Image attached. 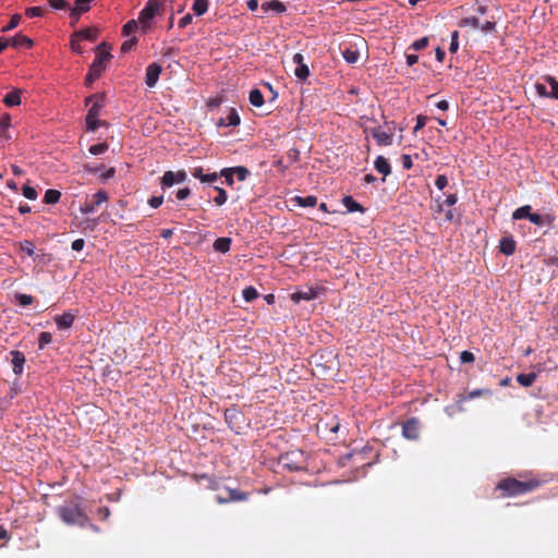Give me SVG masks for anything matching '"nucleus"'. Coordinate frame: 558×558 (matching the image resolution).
Segmentation results:
<instances>
[{"label": "nucleus", "instance_id": "obj_1", "mask_svg": "<svg viewBox=\"0 0 558 558\" xmlns=\"http://www.w3.org/2000/svg\"><path fill=\"white\" fill-rule=\"evenodd\" d=\"M520 477L523 480L511 476L501 478L496 486V490L501 492L500 497L506 498L525 495L536 490L542 485V481L537 477H526L525 475H520Z\"/></svg>", "mask_w": 558, "mask_h": 558}, {"label": "nucleus", "instance_id": "obj_2", "mask_svg": "<svg viewBox=\"0 0 558 558\" xmlns=\"http://www.w3.org/2000/svg\"><path fill=\"white\" fill-rule=\"evenodd\" d=\"M57 513L65 524L80 526L90 525L94 530H97L94 524L89 523V519L82 508L78 497H75L58 507Z\"/></svg>", "mask_w": 558, "mask_h": 558}, {"label": "nucleus", "instance_id": "obj_3", "mask_svg": "<svg viewBox=\"0 0 558 558\" xmlns=\"http://www.w3.org/2000/svg\"><path fill=\"white\" fill-rule=\"evenodd\" d=\"M279 464L290 472L305 469V459L302 451H289L280 456Z\"/></svg>", "mask_w": 558, "mask_h": 558}, {"label": "nucleus", "instance_id": "obj_4", "mask_svg": "<svg viewBox=\"0 0 558 558\" xmlns=\"http://www.w3.org/2000/svg\"><path fill=\"white\" fill-rule=\"evenodd\" d=\"M111 58L110 47L106 43H101L96 48V56L90 69H93L95 74H101L106 70L107 62H109Z\"/></svg>", "mask_w": 558, "mask_h": 558}, {"label": "nucleus", "instance_id": "obj_5", "mask_svg": "<svg viewBox=\"0 0 558 558\" xmlns=\"http://www.w3.org/2000/svg\"><path fill=\"white\" fill-rule=\"evenodd\" d=\"M485 396H492V390L490 389H486V388H481V389L472 390L468 395H459L458 399H457L456 405L454 407H448L446 409V412L449 415H451L454 410H457L459 412H463L464 411L463 403L466 400H472V399L480 398V397H485Z\"/></svg>", "mask_w": 558, "mask_h": 558}, {"label": "nucleus", "instance_id": "obj_6", "mask_svg": "<svg viewBox=\"0 0 558 558\" xmlns=\"http://www.w3.org/2000/svg\"><path fill=\"white\" fill-rule=\"evenodd\" d=\"M421 423L416 417L407 420L402 425V435L409 440H416L420 437Z\"/></svg>", "mask_w": 558, "mask_h": 558}, {"label": "nucleus", "instance_id": "obj_7", "mask_svg": "<svg viewBox=\"0 0 558 558\" xmlns=\"http://www.w3.org/2000/svg\"><path fill=\"white\" fill-rule=\"evenodd\" d=\"M162 2L157 0H148L144 9L140 13V22L145 26L160 10Z\"/></svg>", "mask_w": 558, "mask_h": 558}, {"label": "nucleus", "instance_id": "obj_8", "mask_svg": "<svg viewBox=\"0 0 558 558\" xmlns=\"http://www.w3.org/2000/svg\"><path fill=\"white\" fill-rule=\"evenodd\" d=\"M108 201V194L106 191L100 190L93 195V199L90 202L86 201L81 206V211L85 215L92 214L96 207L100 206L102 203Z\"/></svg>", "mask_w": 558, "mask_h": 558}, {"label": "nucleus", "instance_id": "obj_9", "mask_svg": "<svg viewBox=\"0 0 558 558\" xmlns=\"http://www.w3.org/2000/svg\"><path fill=\"white\" fill-rule=\"evenodd\" d=\"M292 62L295 64V69L293 70L294 75L299 80L305 81L310 76V69L304 62L303 54L299 52L294 53L292 57Z\"/></svg>", "mask_w": 558, "mask_h": 558}, {"label": "nucleus", "instance_id": "obj_10", "mask_svg": "<svg viewBox=\"0 0 558 558\" xmlns=\"http://www.w3.org/2000/svg\"><path fill=\"white\" fill-rule=\"evenodd\" d=\"M371 134L379 146H389L392 144L393 133L391 130L384 131L381 128H374L371 130Z\"/></svg>", "mask_w": 558, "mask_h": 558}, {"label": "nucleus", "instance_id": "obj_11", "mask_svg": "<svg viewBox=\"0 0 558 558\" xmlns=\"http://www.w3.org/2000/svg\"><path fill=\"white\" fill-rule=\"evenodd\" d=\"M162 71V68L159 63H150L147 69H146V75H145V84L148 86V87H154L158 80H159V75Z\"/></svg>", "mask_w": 558, "mask_h": 558}, {"label": "nucleus", "instance_id": "obj_12", "mask_svg": "<svg viewBox=\"0 0 558 558\" xmlns=\"http://www.w3.org/2000/svg\"><path fill=\"white\" fill-rule=\"evenodd\" d=\"M227 494H228L227 497L218 496L217 497L218 502L225 504V502H229V501H244L248 498L247 493L241 492L235 488H228Z\"/></svg>", "mask_w": 558, "mask_h": 558}, {"label": "nucleus", "instance_id": "obj_13", "mask_svg": "<svg viewBox=\"0 0 558 558\" xmlns=\"http://www.w3.org/2000/svg\"><path fill=\"white\" fill-rule=\"evenodd\" d=\"M92 101L93 105L90 106L87 114L98 117L101 108L104 107V95L95 94L86 99V104Z\"/></svg>", "mask_w": 558, "mask_h": 558}, {"label": "nucleus", "instance_id": "obj_14", "mask_svg": "<svg viewBox=\"0 0 558 558\" xmlns=\"http://www.w3.org/2000/svg\"><path fill=\"white\" fill-rule=\"evenodd\" d=\"M10 354L12 355V365H13V372L15 375H21L24 369L25 364V355L23 352L14 350L11 351Z\"/></svg>", "mask_w": 558, "mask_h": 558}, {"label": "nucleus", "instance_id": "obj_15", "mask_svg": "<svg viewBox=\"0 0 558 558\" xmlns=\"http://www.w3.org/2000/svg\"><path fill=\"white\" fill-rule=\"evenodd\" d=\"M530 221L533 225L538 226V227H543V226L550 227L553 225V222L555 221V216L549 215V214L541 215V214L532 213V215L530 217Z\"/></svg>", "mask_w": 558, "mask_h": 558}, {"label": "nucleus", "instance_id": "obj_16", "mask_svg": "<svg viewBox=\"0 0 558 558\" xmlns=\"http://www.w3.org/2000/svg\"><path fill=\"white\" fill-rule=\"evenodd\" d=\"M75 316L65 312L62 315L56 316L54 322L59 329H69L74 323Z\"/></svg>", "mask_w": 558, "mask_h": 558}, {"label": "nucleus", "instance_id": "obj_17", "mask_svg": "<svg viewBox=\"0 0 558 558\" xmlns=\"http://www.w3.org/2000/svg\"><path fill=\"white\" fill-rule=\"evenodd\" d=\"M21 93L22 90L17 88L11 90L3 97V104L8 107L19 106L21 104Z\"/></svg>", "mask_w": 558, "mask_h": 558}, {"label": "nucleus", "instance_id": "obj_18", "mask_svg": "<svg viewBox=\"0 0 558 558\" xmlns=\"http://www.w3.org/2000/svg\"><path fill=\"white\" fill-rule=\"evenodd\" d=\"M240 116L239 113L236 112L235 109H230L229 110V113L227 114V117L225 119H220L219 121V125H223V126H236L240 124Z\"/></svg>", "mask_w": 558, "mask_h": 558}, {"label": "nucleus", "instance_id": "obj_19", "mask_svg": "<svg viewBox=\"0 0 558 558\" xmlns=\"http://www.w3.org/2000/svg\"><path fill=\"white\" fill-rule=\"evenodd\" d=\"M374 167L375 169L381 173L384 177H387L391 173V167H390V163L388 162V160L383 157V156H378L376 159H375V162H374Z\"/></svg>", "mask_w": 558, "mask_h": 558}, {"label": "nucleus", "instance_id": "obj_20", "mask_svg": "<svg viewBox=\"0 0 558 558\" xmlns=\"http://www.w3.org/2000/svg\"><path fill=\"white\" fill-rule=\"evenodd\" d=\"M9 41H10V45L13 46L14 48H20V47L31 48L33 46V40L22 34L15 35L11 39H9Z\"/></svg>", "mask_w": 558, "mask_h": 558}, {"label": "nucleus", "instance_id": "obj_21", "mask_svg": "<svg viewBox=\"0 0 558 558\" xmlns=\"http://www.w3.org/2000/svg\"><path fill=\"white\" fill-rule=\"evenodd\" d=\"M342 204L349 213L360 211L364 213L365 208L357 203L352 196L348 195L342 198Z\"/></svg>", "mask_w": 558, "mask_h": 558}, {"label": "nucleus", "instance_id": "obj_22", "mask_svg": "<svg viewBox=\"0 0 558 558\" xmlns=\"http://www.w3.org/2000/svg\"><path fill=\"white\" fill-rule=\"evenodd\" d=\"M500 252L505 255H512L515 251V241L512 238H502L499 243Z\"/></svg>", "mask_w": 558, "mask_h": 558}, {"label": "nucleus", "instance_id": "obj_23", "mask_svg": "<svg viewBox=\"0 0 558 558\" xmlns=\"http://www.w3.org/2000/svg\"><path fill=\"white\" fill-rule=\"evenodd\" d=\"M213 247L216 252L227 253L231 247V239L218 238L215 240Z\"/></svg>", "mask_w": 558, "mask_h": 558}, {"label": "nucleus", "instance_id": "obj_24", "mask_svg": "<svg viewBox=\"0 0 558 558\" xmlns=\"http://www.w3.org/2000/svg\"><path fill=\"white\" fill-rule=\"evenodd\" d=\"M531 215H532V207L530 205H524V206L517 208L513 211L512 218L514 220H520V219H529L530 220Z\"/></svg>", "mask_w": 558, "mask_h": 558}, {"label": "nucleus", "instance_id": "obj_25", "mask_svg": "<svg viewBox=\"0 0 558 558\" xmlns=\"http://www.w3.org/2000/svg\"><path fill=\"white\" fill-rule=\"evenodd\" d=\"M248 100L254 107H262L265 102L263 93L257 88L250 92Z\"/></svg>", "mask_w": 558, "mask_h": 558}, {"label": "nucleus", "instance_id": "obj_26", "mask_svg": "<svg viewBox=\"0 0 558 558\" xmlns=\"http://www.w3.org/2000/svg\"><path fill=\"white\" fill-rule=\"evenodd\" d=\"M75 36L82 39L94 41L97 39L98 29L95 27H88L85 29H81L75 34Z\"/></svg>", "mask_w": 558, "mask_h": 558}, {"label": "nucleus", "instance_id": "obj_27", "mask_svg": "<svg viewBox=\"0 0 558 558\" xmlns=\"http://www.w3.org/2000/svg\"><path fill=\"white\" fill-rule=\"evenodd\" d=\"M536 377V374L533 372L527 374L522 373L517 376V381L523 387H531L535 383Z\"/></svg>", "mask_w": 558, "mask_h": 558}, {"label": "nucleus", "instance_id": "obj_28", "mask_svg": "<svg viewBox=\"0 0 558 558\" xmlns=\"http://www.w3.org/2000/svg\"><path fill=\"white\" fill-rule=\"evenodd\" d=\"M316 298V292L313 289H308L307 291H299L291 295V299L294 302H300L301 300L310 301Z\"/></svg>", "mask_w": 558, "mask_h": 558}, {"label": "nucleus", "instance_id": "obj_29", "mask_svg": "<svg viewBox=\"0 0 558 558\" xmlns=\"http://www.w3.org/2000/svg\"><path fill=\"white\" fill-rule=\"evenodd\" d=\"M263 10L265 12L271 10V11H275L277 13H282V12L286 11V5L282 2L278 1V0H271V1L265 2L263 4Z\"/></svg>", "mask_w": 558, "mask_h": 558}, {"label": "nucleus", "instance_id": "obj_30", "mask_svg": "<svg viewBox=\"0 0 558 558\" xmlns=\"http://www.w3.org/2000/svg\"><path fill=\"white\" fill-rule=\"evenodd\" d=\"M209 1L208 0H195L193 3V12L197 16H202L208 10Z\"/></svg>", "mask_w": 558, "mask_h": 558}, {"label": "nucleus", "instance_id": "obj_31", "mask_svg": "<svg viewBox=\"0 0 558 558\" xmlns=\"http://www.w3.org/2000/svg\"><path fill=\"white\" fill-rule=\"evenodd\" d=\"M61 193L58 190L49 189L44 195L45 204H56L60 201Z\"/></svg>", "mask_w": 558, "mask_h": 558}, {"label": "nucleus", "instance_id": "obj_32", "mask_svg": "<svg viewBox=\"0 0 558 558\" xmlns=\"http://www.w3.org/2000/svg\"><path fill=\"white\" fill-rule=\"evenodd\" d=\"M294 201L296 202L298 205L302 207H314L317 204V197L313 195H308L305 197L296 196Z\"/></svg>", "mask_w": 558, "mask_h": 558}, {"label": "nucleus", "instance_id": "obj_33", "mask_svg": "<svg viewBox=\"0 0 558 558\" xmlns=\"http://www.w3.org/2000/svg\"><path fill=\"white\" fill-rule=\"evenodd\" d=\"M71 9L74 10L76 14H83L90 10V3L87 0H75Z\"/></svg>", "mask_w": 558, "mask_h": 558}, {"label": "nucleus", "instance_id": "obj_34", "mask_svg": "<svg viewBox=\"0 0 558 558\" xmlns=\"http://www.w3.org/2000/svg\"><path fill=\"white\" fill-rule=\"evenodd\" d=\"M85 122H86V129L87 131H95L97 130L100 125H105L106 122H101L98 117H92L90 114H87L86 116V119H85Z\"/></svg>", "mask_w": 558, "mask_h": 558}, {"label": "nucleus", "instance_id": "obj_35", "mask_svg": "<svg viewBox=\"0 0 558 558\" xmlns=\"http://www.w3.org/2000/svg\"><path fill=\"white\" fill-rule=\"evenodd\" d=\"M543 78L551 87L550 98L558 99V81L551 75H545Z\"/></svg>", "mask_w": 558, "mask_h": 558}, {"label": "nucleus", "instance_id": "obj_36", "mask_svg": "<svg viewBox=\"0 0 558 558\" xmlns=\"http://www.w3.org/2000/svg\"><path fill=\"white\" fill-rule=\"evenodd\" d=\"M342 56L344 58V60L350 63V64H353L355 62H357L359 58H360V53L357 50H353V49H350V48H347L342 51Z\"/></svg>", "mask_w": 558, "mask_h": 558}, {"label": "nucleus", "instance_id": "obj_37", "mask_svg": "<svg viewBox=\"0 0 558 558\" xmlns=\"http://www.w3.org/2000/svg\"><path fill=\"white\" fill-rule=\"evenodd\" d=\"M215 191L217 192V196L214 198V202L217 206H222L226 204L228 199V194L225 189L220 186H215Z\"/></svg>", "mask_w": 558, "mask_h": 558}, {"label": "nucleus", "instance_id": "obj_38", "mask_svg": "<svg viewBox=\"0 0 558 558\" xmlns=\"http://www.w3.org/2000/svg\"><path fill=\"white\" fill-rule=\"evenodd\" d=\"M232 172L239 181H245L250 175V170L243 166L232 167Z\"/></svg>", "mask_w": 558, "mask_h": 558}, {"label": "nucleus", "instance_id": "obj_39", "mask_svg": "<svg viewBox=\"0 0 558 558\" xmlns=\"http://www.w3.org/2000/svg\"><path fill=\"white\" fill-rule=\"evenodd\" d=\"M242 295L246 302H252L258 298V292L254 287H246L243 290Z\"/></svg>", "mask_w": 558, "mask_h": 558}, {"label": "nucleus", "instance_id": "obj_40", "mask_svg": "<svg viewBox=\"0 0 558 558\" xmlns=\"http://www.w3.org/2000/svg\"><path fill=\"white\" fill-rule=\"evenodd\" d=\"M52 341V335L47 331H43L38 337V349L43 350L47 344Z\"/></svg>", "mask_w": 558, "mask_h": 558}, {"label": "nucleus", "instance_id": "obj_41", "mask_svg": "<svg viewBox=\"0 0 558 558\" xmlns=\"http://www.w3.org/2000/svg\"><path fill=\"white\" fill-rule=\"evenodd\" d=\"M175 183V178L173 175V171H166L161 178V186L170 187Z\"/></svg>", "mask_w": 558, "mask_h": 558}, {"label": "nucleus", "instance_id": "obj_42", "mask_svg": "<svg viewBox=\"0 0 558 558\" xmlns=\"http://www.w3.org/2000/svg\"><path fill=\"white\" fill-rule=\"evenodd\" d=\"M459 26L460 27L472 26V27L478 28L480 27V21H478V19H476L474 16L463 17V19L460 20Z\"/></svg>", "mask_w": 558, "mask_h": 558}, {"label": "nucleus", "instance_id": "obj_43", "mask_svg": "<svg viewBox=\"0 0 558 558\" xmlns=\"http://www.w3.org/2000/svg\"><path fill=\"white\" fill-rule=\"evenodd\" d=\"M220 177L225 178V182L227 185L231 186L234 183V174L232 172V168H223L220 171Z\"/></svg>", "mask_w": 558, "mask_h": 558}, {"label": "nucleus", "instance_id": "obj_44", "mask_svg": "<svg viewBox=\"0 0 558 558\" xmlns=\"http://www.w3.org/2000/svg\"><path fill=\"white\" fill-rule=\"evenodd\" d=\"M428 37H423V38H420L417 40H415L410 47L409 49H413L414 51H418V50H422L424 48L427 47L428 45Z\"/></svg>", "mask_w": 558, "mask_h": 558}, {"label": "nucleus", "instance_id": "obj_45", "mask_svg": "<svg viewBox=\"0 0 558 558\" xmlns=\"http://www.w3.org/2000/svg\"><path fill=\"white\" fill-rule=\"evenodd\" d=\"M137 27H138V25H137V22L135 20L129 21L122 27L123 35H125V36L131 35L132 33H134L137 29Z\"/></svg>", "mask_w": 558, "mask_h": 558}, {"label": "nucleus", "instance_id": "obj_46", "mask_svg": "<svg viewBox=\"0 0 558 558\" xmlns=\"http://www.w3.org/2000/svg\"><path fill=\"white\" fill-rule=\"evenodd\" d=\"M21 19H22V16H21L20 14H13V15L11 16V20H10V22L8 23V25H5V26L2 28V32H9V31H11V29L15 28V27L20 24Z\"/></svg>", "mask_w": 558, "mask_h": 558}, {"label": "nucleus", "instance_id": "obj_47", "mask_svg": "<svg viewBox=\"0 0 558 558\" xmlns=\"http://www.w3.org/2000/svg\"><path fill=\"white\" fill-rule=\"evenodd\" d=\"M25 15L29 19L39 17L44 15V10L40 7H31L25 10Z\"/></svg>", "mask_w": 558, "mask_h": 558}, {"label": "nucleus", "instance_id": "obj_48", "mask_svg": "<svg viewBox=\"0 0 558 558\" xmlns=\"http://www.w3.org/2000/svg\"><path fill=\"white\" fill-rule=\"evenodd\" d=\"M107 149H108L107 143H99V144L92 145L89 147V153L92 155H100V154H104L105 151H107Z\"/></svg>", "mask_w": 558, "mask_h": 558}, {"label": "nucleus", "instance_id": "obj_49", "mask_svg": "<svg viewBox=\"0 0 558 558\" xmlns=\"http://www.w3.org/2000/svg\"><path fill=\"white\" fill-rule=\"evenodd\" d=\"M22 193L26 198H28L31 201L36 199L38 196L37 191L33 186H29V185H24L22 189Z\"/></svg>", "mask_w": 558, "mask_h": 558}, {"label": "nucleus", "instance_id": "obj_50", "mask_svg": "<svg viewBox=\"0 0 558 558\" xmlns=\"http://www.w3.org/2000/svg\"><path fill=\"white\" fill-rule=\"evenodd\" d=\"M21 250L24 251L28 256H33L35 254V246L33 242L25 240L20 243Z\"/></svg>", "mask_w": 558, "mask_h": 558}, {"label": "nucleus", "instance_id": "obj_51", "mask_svg": "<svg viewBox=\"0 0 558 558\" xmlns=\"http://www.w3.org/2000/svg\"><path fill=\"white\" fill-rule=\"evenodd\" d=\"M459 49V33L457 31H454L452 34H451V41H450V46H449V51L451 53H456Z\"/></svg>", "mask_w": 558, "mask_h": 558}, {"label": "nucleus", "instance_id": "obj_52", "mask_svg": "<svg viewBox=\"0 0 558 558\" xmlns=\"http://www.w3.org/2000/svg\"><path fill=\"white\" fill-rule=\"evenodd\" d=\"M49 5L56 10H64L68 8V2L65 0H47Z\"/></svg>", "mask_w": 558, "mask_h": 558}, {"label": "nucleus", "instance_id": "obj_53", "mask_svg": "<svg viewBox=\"0 0 558 558\" xmlns=\"http://www.w3.org/2000/svg\"><path fill=\"white\" fill-rule=\"evenodd\" d=\"M239 413L235 410H226L225 412V418L226 422L229 424L230 427H233V420L238 417Z\"/></svg>", "mask_w": 558, "mask_h": 558}, {"label": "nucleus", "instance_id": "obj_54", "mask_svg": "<svg viewBox=\"0 0 558 558\" xmlns=\"http://www.w3.org/2000/svg\"><path fill=\"white\" fill-rule=\"evenodd\" d=\"M16 299H17L19 303L23 306L31 305L34 301L33 296L28 295V294H17Z\"/></svg>", "mask_w": 558, "mask_h": 558}, {"label": "nucleus", "instance_id": "obj_55", "mask_svg": "<svg viewBox=\"0 0 558 558\" xmlns=\"http://www.w3.org/2000/svg\"><path fill=\"white\" fill-rule=\"evenodd\" d=\"M448 184V179L445 174H439L437 175L436 180H435V185L437 186V189L439 190H444Z\"/></svg>", "mask_w": 558, "mask_h": 558}, {"label": "nucleus", "instance_id": "obj_56", "mask_svg": "<svg viewBox=\"0 0 558 558\" xmlns=\"http://www.w3.org/2000/svg\"><path fill=\"white\" fill-rule=\"evenodd\" d=\"M460 361L462 363H472V362L475 361V356L470 351H462L461 354H460Z\"/></svg>", "mask_w": 558, "mask_h": 558}, {"label": "nucleus", "instance_id": "obj_57", "mask_svg": "<svg viewBox=\"0 0 558 558\" xmlns=\"http://www.w3.org/2000/svg\"><path fill=\"white\" fill-rule=\"evenodd\" d=\"M100 73L95 74L93 69L89 68V71L85 77V84L90 86L98 77H100Z\"/></svg>", "mask_w": 558, "mask_h": 558}, {"label": "nucleus", "instance_id": "obj_58", "mask_svg": "<svg viewBox=\"0 0 558 558\" xmlns=\"http://www.w3.org/2000/svg\"><path fill=\"white\" fill-rule=\"evenodd\" d=\"M11 125V117L10 114L5 113L0 119V131H5Z\"/></svg>", "mask_w": 558, "mask_h": 558}, {"label": "nucleus", "instance_id": "obj_59", "mask_svg": "<svg viewBox=\"0 0 558 558\" xmlns=\"http://www.w3.org/2000/svg\"><path fill=\"white\" fill-rule=\"evenodd\" d=\"M483 32L485 33H492V32H495L496 29V22L494 21H487L486 23L484 24H480V27Z\"/></svg>", "mask_w": 558, "mask_h": 558}, {"label": "nucleus", "instance_id": "obj_60", "mask_svg": "<svg viewBox=\"0 0 558 558\" xmlns=\"http://www.w3.org/2000/svg\"><path fill=\"white\" fill-rule=\"evenodd\" d=\"M191 173L194 178L198 179L201 182H204L206 173L204 172V169L202 167L193 168Z\"/></svg>", "mask_w": 558, "mask_h": 558}, {"label": "nucleus", "instance_id": "obj_61", "mask_svg": "<svg viewBox=\"0 0 558 558\" xmlns=\"http://www.w3.org/2000/svg\"><path fill=\"white\" fill-rule=\"evenodd\" d=\"M191 195V190L189 187H183L177 191L175 197L179 201H183Z\"/></svg>", "mask_w": 558, "mask_h": 558}, {"label": "nucleus", "instance_id": "obj_62", "mask_svg": "<svg viewBox=\"0 0 558 558\" xmlns=\"http://www.w3.org/2000/svg\"><path fill=\"white\" fill-rule=\"evenodd\" d=\"M192 20H193L192 14L187 13L179 20L178 25L180 28H185L187 25H190L192 23Z\"/></svg>", "mask_w": 558, "mask_h": 558}, {"label": "nucleus", "instance_id": "obj_63", "mask_svg": "<svg viewBox=\"0 0 558 558\" xmlns=\"http://www.w3.org/2000/svg\"><path fill=\"white\" fill-rule=\"evenodd\" d=\"M535 89L537 92V94L542 97H549L550 98V93L547 92V88L544 84H541V83H536L535 84Z\"/></svg>", "mask_w": 558, "mask_h": 558}, {"label": "nucleus", "instance_id": "obj_64", "mask_svg": "<svg viewBox=\"0 0 558 558\" xmlns=\"http://www.w3.org/2000/svg\"><path fill=\"white\" fill-rule=\"evenodd\" d=\"M401 162H402V167L407 170L411 169L413 166L411 156L407 155V154L401 156Z\"/></svg>", "mask_w": 558, "mask_h": 558}]
</instances>
